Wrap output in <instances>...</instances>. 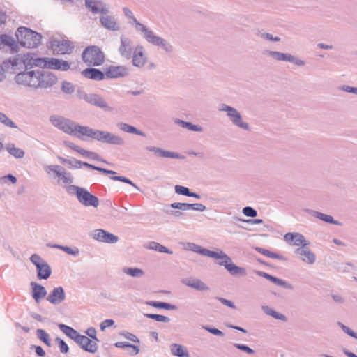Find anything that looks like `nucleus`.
<instances>
[{"label":"nucleus","instance_id":"f257e3e1","mask_svg":"<svg viewBox=\"0 0 357 357\" xmlns=\"http://www.w3.org/2000/svg\"><path fill=\"white\" fill-rule=\"evenodd\" d=\"M3 66L12 73H16L15 82L21 86L33 89H47L57 81L56 76L45 70H24L21 54H17L3 62Z\"/></svg>","mask_w":357,"mask_h":357},{"label":"nucleus","instance_id":"f03ea898","mask_svg":"<svg viewBox=\"0 0 357 357\" xmlns=\"http://www.w3.org/2000/svg\"><path fill=\"white\" fill-rule=\"evenodd\" d=\"M123 12L125 16L130 20L129 23L134 26L137 31L144 34V37L147 42L162 47L167 52H171L172 51V46L167 40L155 36L151 30L139 22L135 17L133 13L128 8H123Z\"/></svg>","mask_w":357,"mask_h":357},{"label":"nucleus","instance_id":"7ed1b4c3","mask_svg":"<svg viewBox=\"0 0 357 357\" xmlns=\"http://www.w3.org/2000/svg\"><path fill=\"white\" fill-rule=\"evenodd\" d=\"M50 123L57 129L70 135L79 138L80 128L83 126L79 125L70 119L59 115H52L50 117Z\"/></svg>","mask_w":357,"mask_h":357},{"label":"nucleus","instance_id":"20e7f679","mask_svg":"<svg viewBox=\"0 0 357 357\" xmlns=\"http://www.w3.org/2000/svg\"><path fill=\"white\" fill-rule=\"evenodd\" d=\"M16 37L19 43L27 48L37 47L40 45L42 39L40 33L24 26L17 29Z\"/></svg>","mask_w":357,"mask_h":357},{"label":"nucleus","instance_id":"39448f33","mask_svg":"<svg viewBox=\"0 0 357 357\" xmlns=\"http://www.w3.org/2000/svg\"><path fill=\"white\" fill-rule=\"evenodd\" d=\"M69 193L75 192L78 202L83 206L97 208L99 206V199L90 193L86 189L74 185L68 187Z\"/></svg>","mask_w":357,"mask_h":357},{"label":"nucleus","instance_id":"423d86ee","mask_svg":"<svg viewBox=\"0 0 357 357\" xmlns=\"http://www.w3.org/2000/svg\"><path fill=\"white\" fill-rule=\"evenodd\" d=\"M82 59L89 66H99L105 61V54L100 47L91 45L84 50Z\"/></svg>","mask_w":357,"mask_h":357},{"label":"nucleus","instance_id":"0eeeda50","mask_svg":"<svg viewBox=\"0 0 357 357\" xmlns=\"http://www.w3.org/2000/svg\"><path fill=\"white\" fill-rule=\"evenodd\" d=\"M218 109L220 112H225L227 116L234 126L245 130H250L249 123L243 121L241 113L236 108L222 103L219 105Z\"/></svg>","mask_w":357,"mask_h":357},{"label":"nucleus","instance_id":"6e6552de","mask_svg":"<svg viewBox=\"0 0 357 357\" xmlns=\"http://www.w3.org/2000/svg\"><path fill=\"white\" fill-rule=\"evenodd\" d=\"M80 98L84 100L87 103L96 107L102 109L106 112H112L114 108L110 106L106 100L97 93H84L80 96Z\"/></svg>","mask_w":357,"mask_h":357},{"label":"nucleus","instance_id":"1a4fd4ad","mask_svg":"<svg viewBox=\"0 0 357 357\" xmlns=\"http://www.w3.org/2000/svg\"><path fill=\"white\" fill-rule=\"evenodd\" d=\"M49 47L57 54H69L74 50L73 43L68 40L52 39Z\"/></svg>","mask_w":357,"mask_h":357},{"label":"nucleus","instance_id":"9d476101","mask_svg":"<svg viewBox=\"0 0 357 357\" xmlns=\"http://www.w3.org/2000/svg\"><path fill=\"white\" fill-rule=\"evenodd\" d=\"M21 56L22 59V63L24 68V70H28L33 66L43 68V66L45 65V63H43V62H45L44 57H37L35 54H21Z\"/></svg>","mask_w":357,"mask_h":357},{"label":"nucleus","instance_id":"9b49d317","mask_svg":"<svg viewBox=\"0 0 357 357\" xmlns=\"http://www.w3.org/2000/svg\"><path fill=\"white\" fill-rule=\"evenodd\" d=\"M79 131L81 135H79V139H83L84 137H88L100 142H102L107 132L105 130L93 129L86 126H83L82 128H80Z\"/></svg>","mask_w":357,"mask_h":357},{"label":"nucleus","instance_id":"f8f14e48","mask_svg":"<svg viewBox=\"0 0 357 357\" xmlns=\"http://www.w3.org/2000/svg\"><path fill=\"white\" fill-rule=\"evenodd\" d=\"M44 59L45 62L43 63H45V65L43 66V68L66 71L70 68V63L63 59L48 57H44Z\"/></svg>","mask_w":357,"mask_h":357},{"label":"nucleus","instance_id":"ddd939ff","mask_svg":"<svg viewBox=\"0 0 357 357\" xmlns=\"http://www.w3.org/2000/svg\"><path fill=\"white\" fill-rule=\"evenodd\" d=\"M91 237L99 242L110 244L116 243L119 241L117 236L102 229H95L91 234Z\"/></svg>","mask_w":357,"mask_h":357},{"label":"nucleus","instance_id":"4468645a","mask_svg":"<svg viewBox=\"0 0 357 357\" xmlns=\"http://www.w3.org/2000/svg\"><path fill=\"white\" fill-rule=\"evenodd\" d=\"M105 77L107 79H117L128 75V70L123 66H109L104 68Z\"/></svg>","mask_w":357,"mask_h":357},{"label":"nucleus","instance_id":"2eb2a0df","mask_svg":"<svg viewBox=\"0 0 357 357\" xmlns=\"http://www.w3.org/2000/svg\"><path fill=\"white\" fill-rule=\"evenodd\" d=\"M121 45L119 47V52L120 55L126 59H130L134 52L132 41L128 37L121 36L120 38Z\"/></svg>","mask_w":357,"mask_h":357},{"label":"nucleus","instance_id":"dca6fc26","mask_svg":"<svg viewBox=\"0 0 357 357\" xmlns=\"http://www.w3.org/2000/svg\"><path fill=\"white\" fill-rule=\"evenodd\" d=\"M144 149L146 151L152 152L156 156L161 157V158H176V159H184L185 158V157L183 155H181L178 153L166 151L160 147H156V146H147Z\"/></svg>","mask_w":357,"mask_h":357},{"label":"nucleus","instance_id":"f3484780","mask_svg":"<svg viewBox=\"0 0 357 357\" xmlns=\"http://www.w3.org/2000/svg\"><path fill=\"white\" fill-rule=\"evenodd\" d=\"M85 6L93 14H107L109 7L101 0H85Z\"/></svg>","mask_w":357,"mask_h":357},{"label":"nucleus","instance_id":"a211bd4d","mask_svg":"<svg viewBox=\"0 0 357 357\" xmlns=\"http://www.w3.org/2000/svg\"><path fill=\"white\" fill-rule=\"evenodd\" d=\"M182 284L197 291H204L209 290L208 286L200 279L188 277L181 280Z\"/></svg>","mask_w":357,"mask_h":357},{"label":"nucleus","instance_id":"6ab92c4d","mask_svg":"<svg viewBox=\"0 0 357 357\" xmlns=\"http://www.w3.org/2000/svg\"><path fill=\"white\" fill-rule=\"evenodd\" d=\"M66 300V294L62 287H54L47 297L51 304L56 305Z\"/></svg>","mask_w":357,"mask_h":357},{"label":"nucleus","instance_id":"aec40b11","mask_svg":"<svg viewBox=\"0 0 357 357\" xmlns=\"http://www.w3.org/2000/svg\"><path fill=\"white\" fill-rule=\"evenodd\" d=\"M131 58L132 59V65L138 68H142L147 61V58L144 53V48L141 45H137L135 48Z\"/></svg>","mask_w":357,"mask_h":357},{"label":"nucleus","instance_id":"412c9836","mask_svg":"<svg viewBox=\"0 0 357 357\" xmlns=\"http://www.w3.org/2000/svg\"><path fill=\"white\" fill-rule=\"evenodd\" d=\"M295 252L300 256L301 259L305 264L312 265L316 261V255L307 246H301L296 250Z\"/></svg>","mask_w":357,"mask_h":357},{"label":"nucleus","instance_id":"4be33fe9","mask_svg":"<svg viewBox=\"0 0 357 357\" xmlns=\"http://www.w3.org/2000/svg\"><path fill=\"white\" fill-rule=\"evenodd\" d=\"M76 343L84 351L89 353H95L98 349V344L88 337L80 335Z\"/></svg>","mask_w":357,"mask_h":357},{"label":"nucleus","instance_id":"5701e85b","mask_svg":"<svg viewBox=\"0 0 357 357\" xmlns=\"http://www.w3.org/2000/svg\"><path fill=\"white\" fill-rule=\"evenodd\" d=\"M82 74L86 78L95 81H101L105 78V71L102 72L95 68H86L82 71Z\"/></svg>","mask_w":357,"mask_h":357},{"label":"nucleus","instance_id":"b1692460","mask_svg":"<svg viewBox=\"0 0 357 357\" xmlns=\"http://www.w3.org/2000/svg\"><path fill=\"white\" fill-rule=\"evenodd\" d=\"M100 21L102 26L107 29L112 31H119L120 29L119 24L113 16L103 14L100 16Z\"/></svg>","mask_w":357,"mask_h":357},{"label":"nucleus","instance_id":"393cba45","mask_svg":"<svg viewBox=\"0 0 357 357\" xmlns=\"http://www.w3.org/2000/svg\"><path fill=\"white\" fill-rule=\"evenodd\" d=\"M31 286L32 287V297L38 303L47 295V291L43 286L35 282H31Z\"/></svg>","mask_w":357,"mask_h":357},{"label":"nucleus","instance_id":"a878e982","mask_svg":"<svg viewBox=\"0 0 357 357\" xmlns=\"http://www.w3.org/2000/svg\"><path fill=\"white\" fill-rule=\"evenodd\" d=\"M210 252L211 255L208 257L218 259L219 261H217V264L220 266H224L225 268H226L227 264H229L232 261L231 257L222 250L220 252L210 250Z\"/></svg>","mask_w":357,"mask_h":357},{"label":"nucleus","instance_id":"bb28decb","mask_svg":"<svg viewBox=\"0 0 357 357\" xmlns=\"http://www.w3.org/2000/svg\"><path fill=\"white\" fill-rule=\"evenodd\" d=\"M102 143L116 146H123L125 144V141L121 136L107 131Z\"/></svg>","mask_w":357,"mask_h":357},{"label":"nucleus","instance_id":"cd10ccee","mask_svg":"<svg viewBox=\"0 0 357 357\" xmlns=\"http://www.w3.org/2000/svg\"><path fill=\"white\" fill-rule=\"evenodd\" d=\"M305 211L307 213L312 215V216H314L324 222H326L327 223L333 224L335 225H340V222L337 220H335L333 219V216H331L330 215H326V214L322 213L321 212H318V211L311 210V209H306Z\"/></svg>","mask_w":357,"mask_h":357},{"label":"nucleus","instance_id":"c85d7f7f","mask_svg":"<svg viewBox=\"0 0 357 357\" xmlns=\"http://www.w3.org/2000/svg\"><path fill=\"white\" fill-rule=\"evenodd\" d=\"M170 352L173 356L178 357H190L186 347L177 343H173L170 345Z\"/></svg>","mask_w":357,"mask_h":357},{"label":"nucleus","instance_id":"c756f323","mask_svg":"<svg viewBox=\"0 0 357 357\" xmlns=\"http://www.w3.org/2000/svg\"><path fill=\"white\" fill-rule=\"evenodd\" d=\"M117 127L119 129L125 132L132 133L142 137H146V134L144 132L126 123L119 122L117 123Z\"/></svg>","mask_w":357,"mask_h":357},{"label":"nucleus","instance_id":"7c9ffc66","mask_svg":"<svg viewBox=\"0 0 357 357\" xmlns=\"http://www.w3.org/2000/svg\"><path fill=\"white\" fill-rule=\"evenodd\" d=\"M185 249L192 251L195 253H198L203 256L208 257L211 255L210 250L202 248L200 245L195 244L194 243H187L185 246Z\"/></svg>","mask_w":357,"mask_h":357},{"label":"nucleus","instance_id":"2f4dec72","mask_svg":"<svg viewBox=\"0 0 357 357\" xmlns=\"http://www.w3.org/2000/svg\"><path fill=\"white\" fill-rule=\"evenodd\" d=\"M58 326L64 334L73 340L75 342L81 335L72 327L63 324H59Z\"/></svg>","mask_w":357,"mask_h":357},{"label":"nucleus","instance_id":"473e14b6","mask_svg":"<svg viewBox=\"0 0 357 357\" xmlns=\"http://www.w3.org/2000/svg\"><path fill=\"white\" fill-rule=\"evenodd\" d=\"M227 271L233 276H245L247 272L245 268L238 266L232 263L226 265Z\"/></svg>","mask_w":357,"mask_h":357},{"label":"nucleus","instance_id":"72a5a7b5","mask_svg":"<svg viewBox=\"0 0 357 357\" xmlns=\"http://www.w3.org/2000/svg\"><path fill=\"white\" fill-rule=\"evenodd\" d=\"M174 122L176 125H178L179 126H181L183 128H186L191 131H195V132H202L203 131V128L202 126H200L199 125L192 124L191 122H187V121H185L179 119H175L174 120Z\"/></svg>","mask_w":357,"mask_h":357},{"label":"nucleus","instance_id":"f704fd0d","mask_svg":"<svg viewBox=\"0 0 357 357\" xmlns=\"http://www.w3.org/2000/svg\"><path fill=\"white\" fill-rule=\"evenodd\" d=\"M38 274L37 276L40 279H47L52 273L51 268L50 265L46 262H43L40 266L37 268Z\"/></svg>","mask_w":357,"mask_h":357},{"label":"nucleus","instance_id":"c9c22d12","mask_svg":"<svg viewBox=\"0 0 357 357\" xmlns=\"http://www.w3.org/2000/svg\"><path fill=\"white\" fill-rule=\"evenodd\" d=\"M6 149L9 154L17 159L22 158L25 155V152L22 149L15 147L14 144H7Z\"/></svg>","mask_w":357,"mask_h":357},{"label":"nucleus","instance_id":"e433bc0d","mask_svg":"<svg viewBox=\"0 0 357 357\" xmlns=\"http://www.w3.org/2000/svg\"><path fill=\"white\" fill-rule=\"evenodd\" d=\"M47 246L49 248L59 249L61 250L64 251L66 253L73 255L74 257H77L79 254V250L77 248H71L70 247H68V246H64V245H61L59 244H52V243H47Z\"/></svg>","mask_w":357,"mask_h":357},{"label":"nucleus","instance_id":"4c0bfd02","mask_svg":"<svg viewBox=\"0 0 357 357\" xmlns=\"http://www.w3.org/2000/svg\"><path fill=\"white\" fill-rule=\"evenodd\" d=\"M122 271L124 274L136 278H142L144 275V271L137 267H123Z\"/></svg>","mask_w":357,"mask_h":357},{"label":"nucleus","instance_id":"58836bf2","mask_svg":"<svg viewBox=\"0 0 357 357\" xmlns=\"http://www.w3.org/2000/svg\"><path fill=\"white\" fill-rule=\"evenodd\" d=\"M146 248L150 250H155L161 253H167L172 255L173 252L166 248L165 246L160 244L159 243L155 241H151L147 245Z\"/></svg>","mask_w":357,"mask_h":357},{"label":"nucleus","instance_id":"ea45409f","mask_svg":"<svg viewBox=\"0 0 357 357\" xmlns=\"http://www.w3.org/2000/svg\"><path fill=\"white\" fill-rule=\"evenodd\" d=\"M147 304L154 307L165 309L167 310H175L178 309L176 305L165 302L149 301Z\"/></svg>","mask_w":357,"mask_h":357},{"label":"nucleus","instance_id":"a19ab883","mask_svg":"<svg viewBox=\"0 0 357 357\" xmlns=\"http://www.w3.org/2000/svg\"><path fill=\"white\" fill-rule=\"evenodd\" d=\"M261 309L265 314H266L267 315L271 316L276 319L282 320V321L287 320V317L284 314L275 311L273 309H272L271 307H270L268 306L264 305L261 307Z\"/></svg>","mask_w":357,"mask_h":357},{"label":"nucleus","instance_id":"79ce46f5","mask_svg":"<svg viewBox=\"0 0 357 357\" xmlns=\"http://www.w3.org/2000/svg\"><path fill=\"white\" fill-rule=\"evenodd\" d=\"M114 346L117 348H130L132 350L130 354L132 356L137 355L139 352V349L137 346L128 342H117L114 344Z\"/></svg>","mask_w":357,"mask_h":357},{"label":"nucleus","instance_id":"37998d69","mask_svg":"<svg viewBox=\"0 0 357 357\" xmlns=\"http://www.w3.org/2000/svg\"><path fill=\"white\" fill-rule=\"evenodd\" d=\"M267 54L276 61H289L290 54L282 53L278 51H267Z\"/></svg>","mask_w":357,"mask_h":357},{"label":"nucleus","instance_id":"c03bdc74","mask_svg":"<svg viewBox=\"0 0 357 357\" xmlns=\"http://www.w3.org/2000/svg\"><path fill=\"white\" fill-rule=\"evenodd\" d=\"M255 250L257 251L258 252H259L268 257L272 258V259H280V260L284 259V257L282 255L271 252V251L266 250L264 248H262L257 247V248H255Z\"/></svg>","mask_w":357,"mask_h":357},{"label":"nucleus","instance_id":"a18cd8bd","mask_svg":"<svg viewBox=\"0 0 357 357\" xmlns=\"http://www.w3.org/2000/svg\"><path fill=\"white\" fill-rule=\"evenodd\" d=\"M293 242L294 245L297 246H308L310 243V241L306 240L304 236L300 233H296Z\"/></svg>","mask_w":357,"mask_h":357},{"label":"nucleus","instance_id":"49530a36","mask_svg":"<svg viewBox=\"0 0 357 357\" xmlns=\"http://www.w3.org/2000/svg\"><path fill=\"white\" fill-rule=\"evenodd\" d=\"M0 122L3 123L5 126L11 128H17V125L5 114L0 112Z\"/></svg>","mask_w":357,"mask_h":357},{"label":"nucleus","instance_id":"de8ad7c7","mask_svg":"<svg viewBox=\"0 0 357 357\" xmlns=\"http://www.w3.org/2000/svg\"><path fill=\"white\" fill-rule=\"evenodd\" d=\"M63 167L58 165H47L45 167V170L47 174H50V172H53L55 174V177H58L59 174H61V172Z\"/></svg>","mask_w":357,"mask_h":357},{"label":"nucleus","instance_id":"09e8293b","mask_svg":"<svg viewBox=\"0 0 357 357\" xmlns=\"http://www.w3.org/2000/svg\"><path fill=\"white\" fill-rule=\"evenodd\" d=\"M144 316L147 318L154 319L159 322L168 323L170 319L168 317L156 314H144Z\"/></svg>","mask_w":357,"mask_h":357},{"label":"nucleus","instance_id":"8fccbe9b","mask_svg":"<svg viewBox=\"0 0 357 357\" xmlns=\"http://www.w3.org/2000/svg\"><path fill=\"white\" fill-rule=\"evenodd\" d=\"M61 90L66 94H71L75 91V86L72 83L64 81L61 84Z\"/></svg>","mask_w":357,"mask_h":357},{"label":"nucleus","instance_id":"3c124183","mask_svg":"<svg viewBox=\"0 0 357 357\" xmlns=\"http://www.w3.org/2000/svg\"><path fill=\"white\" fill-rule=\"evenodd\" d=\"M119 334H120V335L123 336V337H125L126 339H127L131 342L138 343V344H139V342H140L139 338L135 335H134L133 333H131L128 331H123L120 332Z\"/></svg>","mask_w":357,"mask_h":357},{"label":"nucleus","instance_id":"603ef678","mask_svg":"<svg viewBox=\"0 0 357 357\" xmlns=\"http://www.w3.org/2000/svg\"><path fill=\"white\" fill-rule=\"evenodd\" d=\"M85 167H87V168H89V169H91L97 170L98 172H102V173L106 174L114 175V174H116V172L114 171H113V170H109V169H105V168H102V167H99L93 165L89 164V163L85 165Z\"/></svg>","mask_w":357,"mask_h":357},{"label":"nucleus","instance_id":"864d4df0","mask_svg":"<svg viewBox=\"0 0 357 357\" xmlns=\"http://www.w3.org/2000/svg\"><path fill=\"white\" fill-rule=\"evenodd\" d=\"M70 162L71 165H67L70 169H80L82 166L85 167V165L88 164V162H82L76 159H70Z\"/></svg>","mask_w":357,"mask_h":357},{"label":"nucleus","instance_id":"5fc2aeb1","mask_svg":"<svg viewBox=\"0 0 357 357\" xmlns=\"http://www.w3.org/2000/svg\"><path fill=\"white\" fill-rule=\"evenodd\" d=\"M111 179H112L114 181H121V182H123V183H126L130 184L132 186H133L135 188L139 190V188L131 180H130L129 178H126L125 176H113L111 177Z\"/></svg>","mask_w":357,"mask_h":357},{"label":"nucleus","instance_id":"6e6d98bb","mask_svg":"<svg viewBox=\"0 0 357 357\" xmlns=\"http://www.w3.org/2000/svg\"><path fill=\"white\" fill-rule=\"evenodd\" d=\"M37 333L38 337L47 346L50 345V341L48 338V334L43 329H38Z\"/></svg>","mask_w":357,"mask_h":357},{"label":"nucleus","instance_id":"4d7b16f0","mask_svg":"<svg viewBox=\"0 0 357 357\" xmlns=\"http://www.w3.org/2000/svg\"><path fill=\"white\" fill-rule=\"evenodd\" d=\"M175 192L178 195H184L186 197H188L190 192L188 188L179 185H175Z\"/></svg>","mask_w":357,"mask_h":357},{"label":"nucleus","instance_id":"13d9d810","mask_svg":"<svg viewBox=\"0 0 357 357\" xmlns=\"http://www.w3.org/2000/svg\"><path fill=\"white\" fill-rule=\"evenodd\" d=\"M170 206L172 208L178 209V210L185 211L189 210L190 204L174 202V203L171 204Z\"/></svg>","mask_w":357,"mask_h":357},{"label":"nucleus","instance_id":"bf43d9fd","mask_svg":"<svg viewBox=\"0 0 357 357\" xmlns=\"http://www.w3.org/2000/svg\"><path fill=\"white\" fill-rule=\"evenodd\" d=\"M234 347L239 350L246 352L248 354H255V351L252 348L249 347L248 346H247L245 344L234 343Z\"/></svg>","mask_w":357,"mask_h":357},{"label":"nucleus","instance_id":"052dcab7","mask_svg":"<svg viewBox=\"0 0 357 357\" xmlns=\"http://www.w3.org/2000/svg\"><path fill=\"white\" fill-rule=\"evenodd\" d=\"M243 213L250 218H255L257 215V212L255 209L250 206H245L243 208Z\"/></svg>","mask_w":357,"mask_h":357},{"label":"nucleus","instance_id":"680f3d73","mask_svg":"<svg viewBox=\"0 0 357 357\" xmlns=\"http://www.w3.org/2000/svg\"><path fill=\"white\" fill-rule=\"evenodd\" d=\"M275 284L278 286L282 287L287 289H293L294 287L291 284L286 282L284 280L277 278Z\"/></svg>","mask_w":357,"mask_h":357},{"label":"nucleus","instance_id":"e2e57ef3","mask_svg":"<svg viewBox=\"0 0 357 357\" xmlns=\"http://www.w3.org/2000/svg\"><path fill=\"white\" fill-rule=\"evenodd\" d=\"M275 284L278 286L282 287L287 289H293L294 287L291 284L286 282L284 280L277 278Z\"/></svg>","mask_w":357,"mask_h":357},{"label":"nucleus","instance_id":"0e129e2a","mask_svg":"<svg viewBox=\"0 0 357 357\" xmlns=\"http://www.w3.org/2000/svg\"><path fill=\"white\" fill-rule=\"evenodd\" d=\"M56 341L58 342L60 351L63 354L68 353L69 350L68 344L63 340L59 337L56 338Z\"/></svg>","mask_w":357,"mask_h":357},{"label":"nucleus","instance_id":"69168bd1","mask_svg":"<svg viewBox=\"0 0 357 357\" xmlns=\"http://www.w3.org/2000/svg\"><path fill=\"white\" fill-rule=\"evenodd\" d=\"M202 328L217 336H223L224 333L219 329L208 326H203Z\"/></svg>","mask_w":357,"mask_h":357},{"label":"nucleus","instance_id":"338daca9","mask_svg":"<svg viewBox=\"0 0 357 357\" xmlns=\"http://www.w3.org/2000/svg\"><path fill=\"white\" fill-rule=\"evenodd\" d=\"M30 261L36 266L37 268L38 266H40L43 262H45L40 256H39L37 254H33L30 257Z\"/></svg>","mask_w":357,"mask_h":357},{"label":"nucleus","instance_id":"774afa93","mask_svg":"<svg viewBox=\"0 0 357 357\" xmlns=\"http://www.w3.org/2000/svg\"><path fill=\"white\" fill-rule=\"evenodd\" d=\"M61 181L64 184H71L73 182V176L70 172H66V173H64V175H63Z\"/></svg>","mask_w":357,"mask_h":357}]
</instances>
